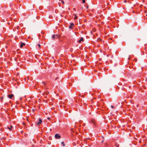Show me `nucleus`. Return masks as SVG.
<instances>
[{"label":"nucleus","instance_id":"f257e3e1","mask_svg":"<svg viewBox=\"0 0 147 147\" xmlns=\"http://www.w3.org/2000/svg\"><path fill=\"white\" fill-rule=\"evenodd\" d=\"M42 122V120L41 119H38V121L37 122V124L38 125H39Z\"/></svg>","mask_w":147,"mask_h":147},{"label":"nucleus","instance_id":"f03ea898","mask_svg":"<svg viewBox=\"0 0 147 147\" xmlns=\"http://www.w3.org/2000/svg\"><path fill=\"white\" fill-rule=\"evenodd\" d=\"M55 138L57 139H59L61 138V136L57 134H56L55 135Z\"/></svg>","mask_w":147,"mask_h":147},{"label":"nucleus","instance_id":"7ed1b4c3","mask_svg":"<svg viewBox=\"0 0 147 147\" xmlns=\"http://www.w3.org/2000/svg\"><path fill=\"white\" fill-rule=\"evenodd\" d=\"M74 24L73 23H71L70 24V26H69V28L70 29H72L73 28V26Z\"/></svg>","mask_w":147,"mask_h":147},{"label":"nucleus","instance_id":"20e7f679","mask_svg":"<svg viewBox=\"0 0 147 147\" xmlns=\"http://www.w3.org/2000/svg\"><path fill=\"white\" fill-rule=\"evenodd\" d=\"M25 44L24 43L21 42V43L20 47V48H22L25 45Z\"/></svg>","mask_w":147,"mask_h":147},{"label":"nucleus","instance_id":"39448f33","mask_svg":"<svg viewBox=\"0 0 147 147\" xmlns=\"http://www.w3.org/2000/svg\"><path fill=\"white\" fill-rule=\"evenodd\" d=\"M13 96V94H9L8 95V97L10 99L12 98Z\"/></svg>","mask_w":147,"mask_h":147},{"label":"nucleus","instance_id":"423d86ee","mask_svg":"<svg viewBox=\"0 0 147 147\" xmlns=\"http://www.w3.org/2000/svg\"><path fill=\"white\" fill-rule=\"evenodd\" d=\"M84 41V39L82 37L79 40L78 42L80 43L81 41Z\"/></svg>","mask_w":147,"mask_h":147},{"label":"nucleus","instance_id":"0eeeda50","mask_svg":"<svg viewBox=\"0 0 147 147\" xmlns=\"http://www.w3.org/2000/svg\"><path fill=\"white\" fill-rule=\"evenodd\" d=\"M74 19L76 20L78 19V17L76 15V14H75L74 15Z\"/></svg>","mask_w":147,"mask_h":147},{"label":"nucleus","instance_id":"6e6552de","mask_svg":"<svg viewBox=\"0 0 147 147\" xmlns=\"http://www.w3.org/2000/svg\"><path fill=\"white\" fill-rule=\"evenodd\" d=\"M13 128V127L12 126H10V127H8L7 128L9 129L10 130H11L12 129V128Z\"/></svg>","mask_w":147,"mask_h":147},{"label":"nucleus","instance_id":"1a4fd4ad","mask_svg":"<svg viewBox=\"0 0 147 147\" xmlns=\"http://www.w3.org/2000/svg\"><path fill=\"white\" fill-rule=\"evenodd\" d=\"M36 46L38 47L39 49H40V44H37Z\"/></svg>","mask_w":147,"mask_h":147},{"label":"nucleus","instance_id":"9d476101","mask_svg":"<svg viewBox=\"0 0 147 147\" xmlns=\"http://www.w3.org/2000/svg\"><path fill=\"white\" fill-rule=\"evenodd\" d=\"M55 35H53L52 36V38L53 39H54L55 38Z\"/></svg>","mask_w":147,"mask_h":147},{"label":"nucleus","instance_id":"9b49d317","mask_svg":"<svg viewBox=\"0 0 147 147\" xmlns=\"http://www.w3.org/2000/svg\"><path fill=\"white\" fill-rule=\"evenodd\" d=\"M61 144L63 145V146H65V144H64L63 142H61Z\"/></svg>","mask_w":147,"mask_h":147},{"label":"nucleus","instance_id":"f8f14e48","mask_svg":"<svg viewBox=\"0 0 147 147\" xmlns=\"http://www.w3.org/2000/svg\"><path fill=\"white\" fill-rule=\"evenodd\" d=\"M82 1L83 3H85V0H82Z\"/></svg>","mask_w":147,"mask_h":147},{"label":"nucleus","instance_id":"ddd939ff","mask_svg":"<svg viewBox=\"0 0 147 147\" xmlns=\"http://www.w3.org/2000/svg\"><path fill=\"white\" fill-rule=\"evenodd\" d=\"M61 2L62 3H63V4H64V1H63V0H61Z\"/></svg>","mask_w":147,"mask_h":147},{"label":"nucleus","instance_id":"4468645a","mask_svg":"<svg viewBox=\"0 0 147 147\" xmlns=\"http://www.w3.org/2000/svg\"><path fill=\"white\" fill-rule=\"evenodd\" d=\"M92 122L95 125V123L94 122V121L93 120H92Z\"/></svg>","mask_w":147,"mask_h":147},{"label":"nucleus","instance_id":"2eb2a0df","mask_svg":"<svg viewBox=\"0 0 147 147\" xmlns=\"http://www.w3.org/2000/svg\"><path fill=\"white\" fill-rule=\"evenodd\" d=\"M111 107L112 108H114V107H113V106H112V105H111Z\"/></svg>","mask_w":147,"mask_h":147},{"label":"nucleus","instance_id":"dca6fc26","mask_svg":"<svg viewBox=\"0 0 147 147\" xmlns=\"http://www.w3.org/2000/svg\"><path fill=\"white\" fill-rule=\"evenodd\" d=\"M116 146H117V147H119V145H117V146L116 145Z\"/></svg>","mask_w":147,"mask_h":147},{"label":"nucleus","instance_id":"f3484780","mask_svg":"<svg viewBox=\"0 0 147 147\" xmlns=\"http://www.w3.org/2000/svg\"><path fill=\"white\" fill-rule=\"evenodd\" d=\"M139 142H140H140H141V141H139Z\"/></svg>","mask_w":147,"mask_h":147},{"label":"nucleus","instance_id":"a211bd4d","mask_svg":"<svg viewBox=\"0 0 147 147\" xmlns=\"http://www.w3.org/2000/svg\"><path fill=\"white\" fill-rule=\"evenodd\" d=\"M44 85H45V83H44Z\"/></svg>","mask_w":147,"mask_h":147}]
</instances>
